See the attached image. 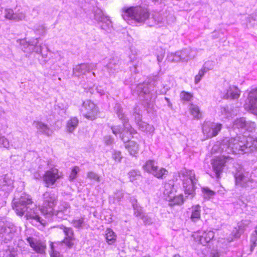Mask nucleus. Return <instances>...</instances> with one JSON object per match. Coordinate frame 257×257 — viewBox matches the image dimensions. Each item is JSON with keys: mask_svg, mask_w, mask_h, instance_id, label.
Returning <instances> with one entry per match:
<instances>
[{"mask_svg": "<svg viewBox=\"0 0 257 257\" xmlns=\"http://www.w3.org/2000/svg\"><path fill=\"white\" fill-rule=\"evenodd\" d=\"M57 196L52 192H46L43 194V202L38 208L32 200L31 196L26 194L22 195L19 201L13 203V208L16 214L20 216L23 215L32 224L39 226H44L46 221L40 215V212L48 220L54 214V207L57 204Z\"/></svg>", "mask_w": 257, "mask_h": 257, "instance_id": "obj_1", "label": "nucleus"}, {"mask_svg": "<svg viewBox=\"0 0 257 257\" xmlns=\"http://www.w3.org/2000/svg\"><path fill=\"white\" fill-rule=\"evenodd\" d=\"M221 148L228 154L247 153L257 150V138L250 136H237L222 140Z\"/></svg>", "mask_w": 257, "mask_h": 257, "instance_id": "obj_2", "label": "nucleus"}, {"mask_svg": "<svg viewBox=\"0 0 257 257\" xmlns=\"http://www.w3.org/2000/svg\"><path fill=\"white\" fill-rule=\"evenodd\" d=\"M114 109L119 119L123 120V129L118 125L112 126L111 129L114 135L116 136L117 135H119V138L123 142H127L131 139V135L136 134V131L127 123V119L125 118L124 114L122 112V109L120 105L116 103Z\"/></svg>", "mask_w": 257, "mask_h": 257, "instance_id": "obj_3", "label": "nucleus"}, {"mask_svg": "<svg viewBox=\"0 0 257 257\" xmlns=\"http://www.w3.org/2000/svg\"><path fill=\"white\" fill-rule=\"evenodd\" d=\"M122 16L125 21L143 24L149 18V14L146 9L139 6L132 7L123 9Z\"/></svg>", "mask_w": 257, "mask_h": 257, "instance_id": "obj_4", "label": "nucleus"}, {"mask_svg": "<svg viewBox=\"0 0 257 257\" xmlns=\"http://www.w3.org/2000/svg\"><path fill=\"white\" fill-rule=\"evenodd\" d=\"M178 174L180 179L182 181L185 193L191 195V197L194 196L195 185L197 182L194 171L192 170L184 169L181 170Z\"/></svg>", "mask_w": 257, "mask_h": 257, "instance_id": "obj_5", "label": "nucleus"}, {"mask_svg": "<svg viewBox=\"0 0 257 257\" xmlns=\"http://www.w3.org/2000/svg\"><path fill=\"white\" fill-rule=\"evenodd\" d=\"M38 171L34 173V177L37 180H39L43 177L47 187L53 186L62 176V173L55 168H51L47 171L45 174H43V171L40 170L41 167H40Z\"/></svg>", "mask_w": 257, "mask_h": 257, "instance_id": "obj_6", "label": "nucleus"}, {"mask_svg": "<svg viewBox=\"0 0 257 257\" xmlns=\"http://www.w3.org/2000/svg\"><path fill=\"white\" fill-rule=\"evenodd\" d=\"M152 85L147 84H138L132 85L131 89L133 91L134 93H136L139 95H145L144 98L148 100L154 99L158 94H159L157 91L151 90ZM166 90L163 91L161 93L165 92Z\"/></svg>", "mask_w": 257, "mask_h": 257, "instance_id": "obj_7", "label": "nucleus"}, {"mask_svg": "<svg viewBox=\"0 0 257 257\" xmlns=\"http://www.w3.org/2000/svg\"><path fill=\"white\" fill-rule=\"evenodd\" d=\"M235 185L243 188H254V180L250 173L243 170H238L234 174Z\"/></svg>", "mask_w": 257, "mask_h": 257, "instance_id": "obj_8", "label": "nucleus"}, {"mask_svg": "<svg viewBox=\"0 0 257 257\" xmlns=\"http://www.w3.org/2000/svg\"><path fill=\"white\" fill-rule=\"evenodd\" d=\"M80 113L84 117L93 120L96 118L99 110L94 102L90 100H86L82 104L80 108Z\"/></svg>", "mask_w": 257, "mask_h": 257, "instance_id": "obj_9", "label": "nucleus"}, {"mask_svg": "<svg viewBox=\"0 0 257 257\" xmlns=\"http://www.w3.org/2000/svg\"><path fill=\"white\" fill-rule=\"evenodd\" d=\"M21 232V228L15 226L13 223L8 222L4 227L2 226L0 234L6 240H10L19 236Z\"/></svg>", "mask_w": 257, "mask_h": 257, "instance_id": "obj_10", "label": "nucleus"}, {"mask_svg": "<svg viewBox=\"0 0 257 257\" xmlns=\"http://www.w3.org/2000/svg\"><path fill=\"white\" fill-rule=\"evenodd\" d=\"M230 160V157L224 156L217 157L212 160L211 165L216 178L220 177L223 167Z\"/></svg>", "mask_w": 257, "mask_h": 257, "instance_id": "obj_11", "label": "nucleus"}, {"mask_svg": "<svg viewBox=\"0 0 257 257\" xmlns=\"http://www.w3.org/2000/svg\"><path fill=\"white\" fill-rule=\"evenodd\" d=\"M245 109L252 113L257 114V88L251 89L248 93L247 98L244 105Z\"/></svg>", "mask_w": 257, "mask_h": 257, "instance_id": "obj_12", "label": "nucleus"}, {"mask_svg": "<svg viewBox=\"0 0 257 257\" xmlns=\"http://www.w3.org/2000/svg\"><path fill=\"white\" fill-rule=\"evenodd\" d=\"M194 240L199 243L205 245L214 237V232L212 230H199L192 234Z\"/></svg>", "mask_w": 257, "mask_h": 257, "instance_id": "obj_13", "label": "nucleus"}, {"mask_svg": "<svg viewBox=\"0 0 257 257\" xmlns=\"http://www.w3.org/2000/svg\"><path fill=\"white\" fill-rule=\"evenodd\" d=\"M221 128V124L212 122H205L202 126V132L207 138L216 136Z\"/></svg>", "mask_w": 257, "mask_h": 257, "instance_id": "obj_14", "label": "nucleus"}, {"mask_svg": "<svg viewBox=\"0 0 257 257\" xmlns=\"http://www.w3.org/2000/svg\"><path fill=\"white\" fill-rule=\"evenodd\" d=\"M94 18L99 22L102 29L107 32H111L113 29L112 23L108 17L100 12L94 15Z\"/></svg>", "mask_w": 257, "mask_h": 257, "instance_id": "obj_15", "label": "nucleus"}, {"mask_svg": "<svg viewBox=\"0 0 257 257\" xmlns=\"http://www.w3.org/2000/svg\"><path fill=\"white\" fill-rule=\"evenodd\" d=\"M96 67V64L94 63H83L75 66L73 68V75L75 76H80L86 74L87 73L94 70Z\"/></svg>", "mask_w": 257, "mask_h": 257, "instance_id": "obj_16", "label": "nucleus"}, {"mask_svg": "<svg viewBox=\"0 0 257 257\" xmlns=\"http://www.w3.org/2000/svg\"><path fill=\"white\" fill-rule=\"evenodd\" d=\"M22 49L26 53L35 52L38 54H40L43 50L42 47L39 44V39L37 38L26 42Z\"/></svg>", "mask_w": 257, "mask_h": 257, "instance_id": "obj_17", "label": "nucleus"}, {"mask_svg": "<svg viewBox=\"0 0 257 257\" xmlns=\"http://www.w3.org/2000/svg\"><path fill=\"white\" fill-rule=\"evenodd\" d=\"M240 94V91L236 86L230 85L221 92V97L227 99H236L238 98Z\"/></svg>", "mask_w": 257, "mask_h": 257, "instance_id": "obj_18", "label": "nucleus"}, {"mask_svg": "<svg viewBox=\"0 0 257 257\" xmlns=\"http://www.w3.org/2000/svg\"><path fill=\"white\" fill-rule=\"evenodd\" d=\"M30 246L38 253L43 254L45 252L46 244L45 242L31 237L27 238Z\"/></svg>", "mask_w": 257, "mask_h": 257, "instance_id": "obj_19", "label": "nucleus"}, {"mask_svg": "<svg viewBox=\"0 0 257 257\" xmlns=\"http://www.w3.org/2000/svg\"><path fill=\"white\" fill-rule=\"evenodd\" d=\"M180 61L182 63H187L189 61L194 59L197 54L195 49L188 48L179 51Z\"/></svg>", "mask_w": 257, "mask_h": 257, "instance_id": "obj_20", "label": "nucleus"}, {"mask_svg": "<svg viewBox=\"0 0 257 257\" xmlns=\"http://www.w3.org/2000/svg\"><path fill=\"white\" fill-rule=\"evenodd\" d=\"M135 119L139 128L142 131L149 134H151L154 133L155 130L154 126L150 125L145 122L142 121L141 120V117L139 114H137L135 115Z\"/></svg>", "mask_w": 257, "mask_h": 257, "instance_id": "obj_21", "label": "nucleus"}, {"mask_svg": "<svg viewBox=\"0 0 257 257\" xmlns=\"http://www.w3.org/2000/svg\"><path fill=\"white\" fill-rule=\"evenodd\" d=\"M246 224L244 222L241 221L237 223V226L234 227L232 231V237H229L227 239L228 242L233 240V238H239L240 235L243 233Z\"/></svg>", "mask_w": 257, "mask_h": 257, "instance_id": "obj_22", "label": "nucleus"}, {"mask_svg": "<svg viewBox=\"0 0 257 257\" xmlns=\"http://www.w3.org/2000/svg\"><path fill=\"white\" fill-rule=\"evenodd\" d=\"M65 233V237L63 240V243L68 247H70L73 245V232L71 228L66 227L64 226H61Z\"/></svg>", "mask_w": 257, "mask_h": 257, "instance_id": "obj_23", "label": "nucleus"}, {"mask_svg": "<svg viewBox=\"0 0 257 257\" xmlns=\"http://www.w3.org/2000/svg\"><path fill=\"white\" fill-rule=\"evenodd\" d=\"M33 126L35 127L40 133L47 135L51 136L52 133V130L45 123L39 121H34L33 123Z\"/></svg>", "mask_w": 257, "mask_h": 257, "instance_id": "obj_24", "label": "nucleus"}, {"mask_svg": "<svg viewBox=\"0 0 257 257\" xmlns=\"http://www.w3.org/2000/svg\"><path fill=\"white\" fill-rule=\"evenodd\" d=\"M176 192V189L174 188V185L173 181H169V182L165 183L164 184V195L167 200L169 198H172L173 197V195Z\"/></svg>", "mask_w": 257, "mask_h": 257, "instance_id": "obj_25", "label": "nucleus"}, {"mask_svg": "<svg viewBox=\"0 0 257 257\" xmlns=\"http://www.w3.org/2000/svg\"><path fill=\"white\" fill-rule=\"evenodd\" d=\"M70 207L67 202H63L61 204L59 209L57 211L56 215L60 218H65V216H68L70 215Z\"/></svg>", "mask_w": 257, "mask_h": 257, "instance_id": "obj_26", "label": "nucleus"}, {"mask_svg": "<svg viewBox=\"0 0 257 257\" xmlns=\"http://www.w3.org/2000/svg\"><path fill=\"white\" fill-rule=\"evenodd\" d=\"M201 206L199 205H194L190 208V219L192 222H196L201 218Z\"/></svg>", "mask_w": 257, "mask_h": 257, "instance_id": "obj_27", "label": "nucleus"}, {"mask_svg": "<svg viewBox=\"0 0 257 257\" xmlns=\"http://www.w3.org/2000/svg\"><path fill=\"white\" fill-rule=\"evenodd\" d=\"M157 165L158 163L156 161L150 159L145 163L142 168L145 172L153 175Z\"/></svg>", "mask_w": 257, "mask_h": 257, "instance_id": "obj_28", "label": "nucleus"}, {"mask_svg": "<svg viewBox=\"0 0 257 257\" xmlns=\"http://www.w3.org/2000/svg\"><path fill=\"white\" fill-rule=\"evenodd\" d=\"M119 61L117 57H113L112 59L109 60L106 66V68L109 74L114 73L116 71L119 69Z\"/></svg>", "mask_w": 257, "mask_h": 257, "instance_id": "obj_29", "label": "nucleus"}, {"mask_svg": "<svg viewBox=\"0 0 257 257\" xmlns=\"http://www.w3.org/2000/svg\"><path fill=\"white\" fill-rule=\"evenodd\" d=\"M125 145V148L128 150L130 154L135 156L139 151V145L134 141H127Z\"/></svg>", "mask_w": 257, "mask_h": 257, "instance_id": "obj_30", "label": "nucleus"}, {"mask_svg": "<svg viewBox=\"0 0 257 257\" xmlns=\"http://www.w3.org/2000/svg\"><path fill=\"white\" fill-rule=\"evenodd\" d=\"M105 238L107 243L111 245L115 242L116 235L111 228H107L105 231Z\"/></svg>", "mask_w": 257, "mask_h": 257, "instance_id": "obj_31", "label": "nucleus"}, {"mask_svg": "<svg viewBox=\"0 0 257 257\" xmlns=\"http://www.w3.org/2000/svg\"><path fill=\"white\" fill-rule=\"evenodd\" d=\"M130 59L133 66V67L131 68V70L132 72L136 74L137 72V68L140 65L141 62L136 54L134 53L133 52H132L131 54L130 55Z\"/></svg>", "mask_w": 257, "mask_h": 257, "instance_id": "obj_32", "label": "nucleus"}, {"mask_svg": "<svg viewBox=\"0 0 257 257\" xmlns=\"http://www.w3.org/2000/svg\"><path fill=\"white\" fill-rule=\"evenodd\" d=\"M173 196V197L172 198H169L167 200L169 202V205L173 206L175 205H180L184 202V199L183 198V196L182 194L177 195L175 193Z\"/></svg>", "mask_w": 257, "mask_h": 257, "instance_id": "obj_33", "label": "nucleus"}, {"mask_svg": "<svg viewBox=\"0 0 257 257\" xmlns=\"http://www.w3.org/2000/svg\"><path fill=\"white\" fill-rule=\"evenodd\" d=\"M79 120L76 117H72L67 121L66 130L69 133H72L77 127Z\"/></svg>", "mask_w": 257, "mask_h": 257, "instance_id": "obj_34", "label": "nucleus"}, {"mask_svg": "<svg viewBox=\"0 0 257 257\" xmlns=\"http://www.w3.org/2000/svg\"><path fill=\"white\" fill-rule=\"evenodd\" d=\"M168 174V171L167 169L157 165L153 175L158 179H163L167 177Z\"/></svg>", "mask_w": 257, "mask_h": 257, "instance_id": "obj_35", "label": "nucleus"}, {"mask_svg": "<svg viewBox=\"0 0 257 257\" xmlns=\"http://www.w3.org/2000/svg\"><path fill=\"white\" fill-rule=\"evenodd\" d=\"M128 176L130 181L134 183H137V181L140 180L142 178L140 171L137 170H133L130 171Z\"/></svg>", "mask_w": 257, "mask_h": 257, "instance_id": "obj_36", "label": "nucleus"}, {"mask_svg": "<svg viewBox=\"0 0 257 257\" xmlns=\"http://www.w3.org/2000/svg\"><path fill=\"white\" fill-rule=\"evenodd\" d=\"M132 205L134 208L135 215L144 219V214L142 211V208L137 203V200L136 199H134L132 201Z\"/></svg>", "mask_w": 257, "mask_h": 257, "instance_id": "obj_37", "label": "nucleus"}, {"mask_svg": "<svg viewBox=\"0 0 257 257\" xmlns=\"http://www.w3.org/2000/svg\"><path fill=\"white\" fill-rule=\"evenodd\" d=\"M190 112L194 118L199 119L201 117V113L198 106L194 104H191L190 106Z\"/></svg>", "mask_w": 257, "mask_h": 257, "instance_id": "obj_38", "label": "nucleus"}, {"mask_svg": "<svg viewBox=\"0 0 257 257\" xmlns=\"http://www.w3.org/2000/svg\"><path fill=\"white\" fill-rule=\"evenodd\" d=\"M219 110V113L222 115L221 119H229L230 117H232V112L228 106H221Z\"/></svg>", "mask_w": 257, "mask_h": 257, "instance_id": "obj_39", "label": "nucleus"}, {"mask_svg": "<svg viewBox=\"0 0 257 257\" xmlns=\"http://www.w3.org/2000/svg\"><path fill=\"white\" fill-rule=\"evenodd\" d=\"M166 60L170 62H180V57L179 51L175 53H169L168 54Z\"/></svg>", "mask_w": 257, "mask_h": 257, "instance_id": "obj_40", "label": "nucleus"}, {"mask_svg": "<svg viewBox=\"0 0 257 257\" xmlns=\"http://www.w3.org/2000/svg\"><path fill=\"white\" fill-rule=\"evenodd\" d=\"M123 197V193L122 191H117L112 196L109 197V201L110 203H115V201H119Z\"/></svg>", "mask_w": 257, "mask_h": 257, "instance_id": "obj_41", "label": "nucleus"}, {"mask_svg": "<svg viewBox=\"0 0 257 257\" xmlns=\"http://www.w3.org/2000/svg\"><path fill=\"white\" fill-rule=\"evenodd\" d=\"M245 125V119L244 118L241 117L236 119L234 122L232 127L234 129L241 128L244 129Z\"/></svg>", "mask_w": 257, "mask_h": 257, "instance_id": "obj_42", "label": "nucleus"}, {"mask_svg": "<svg viewBox=\"0 0 257 257\" xmlns=\"http://www.w3.org/2000/svg\"><path fill=\"white\" fill-rule=\"evenodd\" d=\"M36 34L39 35H43L46 32V28L43 24H36L34 28Z\"/></svg>", "mask_w": 257, "mask_h": 257, "instance_id": "obj_43", "label": "nucleus"}, {"mask_svg": "<svg viewBox=\"0 0 257 257\" xmlns=\"http://www.w3.org/2000/svg\"><path fill=\"white\" fill-rule=\"evenodd\" d=\"M12 188L13 186L11 183L8 184H3L2 186L0 185V195H5L6 193H8L12 189Z\"/></svg>", "mask_w": 257, "mask_h": 257, "instance_id": "obj_44", "label": "nucleus"}, {"mask_svg": "<svg viewBox=\"0 0 257 257\" xmlns=\"http://www.w3.org/2000/svg\"><path fill=\"white\" fill-rule=\"evenodd\" d=\"M51 53H49L48 52V49H46V50H43L41 51L40 54H41V58H39V61L42 64H45L48 61L49 57H48V54H50Z\"/></svg>", "mask_w": 257, "mask_h": 257, "instance_id": "obj_45", "label": "nucleus"}, {"mask_svg": "<svg viewBox=\"0 0 257 257\" xmlns=\"http://www.w3.org/2000/svg\"><path fill=\"white\" fill-rule=\"evenodd\" d=\"M180 98L185 101H190L193 99V94L191 93L183 91L180 94Z\"/></svg>", "mask_w": 257, "mask_h": 257, "instance_id": "obj_46", "label": "nucleus"}, {"mask_svg": "<svg viewBox=\"0 0 257 257\" xmlns=\"http://www.w3.org/2000/svg\"><path fill=\"white\" fill-rule=\"evenodd\" d=\"M257 241V230H255L251 234L250 237V250L252 251L254 248L256 246Z\"/></svg>", "mask_w": 257, "mask_h": 257, "instance_id": "obj_47", "label": "nucleus"}, {"mask_svg": "<svg viewBox=\"0 0 257 257\" xmlns=\"http://www.w3.org/2000/svg\"><path fill=\"white\" fill-rule=\"evenodd\" d=\"M202 192L204 198L206 199H209L214 195V191L211 190L207 187L202 188Z\"/></svg>", "mask_w": 257, "mask_h": 257, "instance_id": "obj_48", "label": "nucleus"}, {"mask_svg": "<svg viewBox=\"0 0 257 257\" xmlns=\"http://www.w3.org/2000/svg\"><path fill=\"white\" fill-rule=\"evenodd\" d=\"M215 65V62L213 61H207L204 64L202 68L206 72L213 69Z\"/></svg>", "mask_w": 257, "mask_h": 257, "instance_id": "obj_49", "label": "nucleus"}, {"mask_svg": "<svg viewBox=\"0 0 257 257\" xmlns=\"http://www.w3.org/2000/svg\"><path fill=\"white\" fill-rule=\"evenodd\" d=\"M206 73V72L202 68L199 70L198 74H197L194 78V83L195 84H197L199 83Z\"/></svg>", "mask_w": 257, "mask_h": 257, "instance_id": "obj_50", "label": "nucleus"}, {"mask_svg": "<svg viewBox=\"0 0 257 257\" xmlns=\"http://www.w3.org/2000/svg\"><path fill=\"white\" fill-rule=\"evenodd\" d=\"M55 245H58L57 243L51 242L50 243V247H51V257H62L60 255V253L57 252L55 250L56 246Z\"/></svg>", "mask_w": 257, "mask_h": 257, "instance_id": "obj_51", "label": "nucleus"}, {"mask_svg": "<svg viewBox=\"0 0 257 257\" xmlns=\"http://www.w3.org/2000/svg\"><path fill=\"white\" fill-rule=\"evenodd\" d=\"M15 14L12 9H6L5 11V17L7 19L15 20Z\"/></svg>", "mask_w": 257, "mask_h": 257, "instance_id": "obj_52", "label": "nucleus"}, {"mask_svg": "<svg viewBox=\"0 0 257 257\" xmlns=\"http://www.w3.org/2000/svg\"><path fill=\"white\" fill-rule=\"evenodd\" d=\"M255 128V124L254 122L245 120V125L244 130L251 132L254 130Z\"/></svg>", "mask_w": 257, "mask_h": 257, "instance_id": "obj_53", "label": "nucleus"}, {"mask_svg": "<svg viewBox=\"0 0 257 257\" xmlns=\"http://www.w3.org/2000/svg\"><path fill=\"white\" fill-rule=\"evenodd\" d=\"M165 53V50L162 48H160L159 52H156V55L159 64H160V63L162 62L164 57Z\"/></svg>", "mask_w": 257, "mask_h": 257, "instance_id": "obj_54", "label": "nucleus"}, {"mask_svg": "<svg viewBox=\"0 0 257 257\" xmlns=\"http://www.w3.org/2000/svg\"><path fill=\"white\" fill-rule=\"evenodd\" d=\"M112 159L116 162H120L122 159L121 154L120 151L114 150L112 154Z\"/></svg>", "mask_w": 257, "mask_h": 257, "instance_id": "obj_55", "label": "nucleus"}, {"mask_svg": "<svg viewBox=\"0 0 257 257\" xmlns=\"http://www.w3.org/2000/svg\"><path fill=\"white\" fill-rule=\"evenodd\" d=\"M15 16V21H22L26 18L25 12L23 10L16 13Z\"/></svg>", "mask_w": 257, "mask_h": 257, "instance_id": "obj_56", "label": "nucleus"}, {"mask_svg": "<svg viewBox=\"0 0 257 257\" xmlns=\"http://www.w3.org/2000/svg\"><path fill=\"white\" fill-rule=\"evenodd\" d=\"M80 169L78 167H74L71 170V173L69 176V179L70 181H73L77 177V173L79 172Z\"/></svg>", "mask_w": 257, "mask_h": 257, "instance_id": "obj_57", "label": "nucleus"}, {"mask_svg": "<svg viewBox=\"0 0 257 257\" xmlns=\"http://www.w3.org/2000/svg\"><path fill=\"white\" fill-rule=\"evenodd\" d=\"M87 177L91 180H94L97 182L100 181L99 176L94 172H89L87 174Z\"/></svg>", "mask_w": 257, "mask_h": 257, "instance_id": "obj_58", "label": "nucleus"}, {"mask_svg": "<svg viewBox=\"0 0 257 257\" xmlns=\"http://www.w3.org/2000/svg\"><path fill=\"white\" fill-rule=\"evenodd\" d=\"M51 58L55 59L54 61L52 60V62L60 61L62 59V56L60 52H57L56 53H51L50 54Z\"/></svg>", "mask_w": 257, "mask_h": 257, "instance_id": "obj_59", "label": "nucleus"}, {"mask_svg": "<svg viewBox=\"0 0 257 257\" xmlns=\"http://www.w3.org/2000/svg\"><path fill=\"white\" fill-rule=\"evenodd\" d=\"M84 222V218L81 217L80 218H76L73 220L72 224L73 226L77 228L81 227Z\"/></svg>", "mask_w": 257, "mask_h": 257, "instance_id": "obj_60", "label": "nucleus"}, {"mask_svg": "<svg viewBox=\"0 0 257 257\" xmlns=\"http://www.w3.org/2000/svg\"><path fill=\"white\" fill-rule=\"evenodd\" d=\"M104 142L107 145H110L113 143V139L110 136H106L104 137Z\"/></svg>", "mask_w": 257, "mask_h": 257, "instance_id": "obj_61", "label": "nucleus"}, {"mask_svg": "<svg viewBox=\"0 0 257 257\" xmlns=\"http://www.w3.org/2000/svg\"><path fill=\"white\" fill-rule=\"evenodd\" d=\"M97 92L100 94L101 95H103L104 94V91L101 89V87H97L96 88Z\"/></svg>", "mask_w": 257, "mask_h": 257, "instance_id": "obj_62", "label": "nucleus"}, {"mask_svg": "<svg viewBox=\"0 0 257 257\" xmlns=\"http://www.w3.org/2000/svg\"><path fill=\"white\" fill-rule=\"evenodd\" d=\"M213 257H220V256L219 255V254L218 253H216L214 254Z\"/></svg>", "mask_w": 257, "mask_h": 257, "instance_id": "obj_63", "label": "nucleus"}, {"mask_svg": "<svg viewBox=\"0 0 257 257\" xmlns=\"http://www.w3.org/2000/svg\"><path fill=\"white\" fill-rule=\"evenodd\" d=\"M24 43H25V40H21V42H20L21 44H24Z\"/></svg>", "mask_w": 257, "mask_h": 257, "instance_id": "obj_64", "label": "nucleus"}]
</instances>
